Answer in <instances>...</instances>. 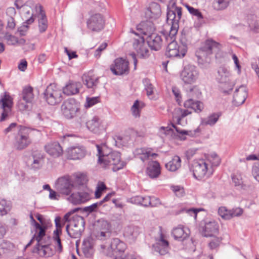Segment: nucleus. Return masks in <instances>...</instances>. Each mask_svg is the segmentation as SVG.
Segmentation results:
<instances>
[{"label":"nucleus","mask_w":259,"mask_h":259,"mask_svg":"<svg viewBox=\"0 0 259 259\" xmlns=\"http://www.w3.org/2000/svg\"><path fill=\"white\" fill-rule=\"evenodd\" d=\"M18 108L21 111L29 110L31 109V103H27L23 99L20 100L17 104Z\"/></svg>","instance_id":"49"},{"label":"nucleus","mask_w":259,"mask_h":259,"mask_svg":"<svg viewBox=\"0 0 259 259\" xmlns=\"http://www.w3.org/2000/svg\"><path fill=\"white\" fill-rule=\"evenodd\" d=\"M75 181L79 185H83L87 181V176L83 173H77L75 175Z\"/></svg>","instance_id":"50"},{"label":"nucleus","mask_w":259,"mask_h":259,"mask_svg":"<svg viewBox=\"0 0 259 259\" xmlns=\"http://www.w3.org/2000/svg\"><path fill=\"white\" fill-rule=\"evenodd\" d=\"M222 48V45L212 40H207L204 46L197 50L196 52V56L197 58V62L201 68H207L210 62L211 55L213 52L219 55V52Z\"/></svg>","instance_id":"3"},{"label":"nucleus","mask_w":259,"mask_h":259,"mask_svg":"<svg viewBox=\"0 0 259 259\" xmlns=\"http://www.w3.org/2000/svg\"><path fill=\"white\" fill-rule=\"evenodd\" d=\"M99 102V98L98 97H87L85 106L90 107Z\"/></svg>","instance_id":"58"},{"label":"nucleus","mask_w":259,"mask_h":259,"mask_svg":"<svg viewBox=\"0 0 259 259\" xmlns=\"http://www.w3.org/2000/svg\"><path fill=\"white\" fill-rule=\"evenodd\" d=\"M232 179L235 186H240L243 183L242 178L240 174L233 175Z\"/></svg>","instance_id":"61"},{"label":"nucleus","mask_w":259,"mask_h":259,"mask_svg":"<svg viewBox=\"0 0 259 259\" xmlns=\"http://www.w3.org/2000/svg\"><path fill=\"white\" fill-rule=\"evenodd\" d=\"M231 212V219L234 217H238L241 216L243 212V210L240 207H235L230 210Z\"/></svg>","instance_id":"56"},{"label":"nucleus","mask_w":259,"mask_h":259,"mask_svg":"<svg viewBox=\"0 0 259 259\" xmlns=\"http://www.w3.org/2000/svg\"><path fill=\"white\" fill-rule=\"evenodd\" d=\"M146 172L148 176L152 178H156L160 174V166L156 161H150L147 167Z\"/></svg>","instance_id":"26"},{"label":"nucleus","mask_w":259,"mask_h":259,"mask_svg":"<svg viewBox=\"0 0 259 259\" xmlns=\"http://www.w3.org/2000/svg\"><path fill=\"white\" fill-rule=\"evenodd\" d=\"M131 110L133 116L135 117L140 116V103L138 100H136L131 108Z\"/></svg>","instance_id":"52"},{"label":"nucleus","mask_w":259,"mask_h":259,"mask_svg":"<svg viewBox=\"0 0 259 259\" xmlns=\"http://www.w3.org/2000/svg\"><path fill=\"white\" fill-rule=\"evenodd\" d=\"M135 155L143 162L150 157H155L157 156V154L151 152L150 149L148 148H137L134 152Z\"/></svg>","instance_id":"32"},{"label":"nucleus","mask_w":259,"mask_h":259,"mask_svg":"<svg viewBox=\"0 0 259 259\" xmlns=\"http://www.w3.org/2000/svg\"><path fill=\"white\" fill-rule=\"evenodd\" d=\"M87 150L82 145L70 146L66 149L65 154L67 159L73 160H80L86 156Z\"/></svg>","instance_id":"10"},{"label":"nucleus","mask_w":259,"mask_h":259,"mask_svg":"<svg viewBox=\"0 0 259 259\" xmlns=\"http://www.w3.org/2000/svg\"><path fill=\"white\" fill-rule=\"evenodd\" d=\"M105 20L100 14H95L91 16L87 21L88 27L93 31H99L103 29Z\"/></svg>","instance_id":"15"},{"label":"nucleus","mask_w":259,"mask_h":259,"mask_svg":"<svg viewBox=\"0 0 259 259\" xmlns=\"http://www.w3.org/2000/svg\"><path fill=\"white\" fill-rule=\"evenodd\" d=\"M172 92L175 96L177 102L178 104H180L181 102V96L180 90L177 87H174L172 88Z\"/></svg>","instance_id":"64"},{"label":"nucleus","mask_w":259,"mask_h":259,"mask_svg":"<svg viewBox=\"0 0 259 259\" xmlns=\"http://www.w3.org/2000/svg\"><path fill=\"white\" fill-rule=\"evenodd\" d=\"M189 231L182 226L174 228L172 231V235L175 239L178 241H183L188 237Z\"/></svg>","instance_id":"27"},{"label":"nucleus","mask_w":259,"mask_h":259,"mask_svg":"<svg viewBox=\"0 0 259 259\" xmlns=\"http://www.w3.org/2000/svg\"><path fill=\"white\" fill-rule=\"evenodd\" d=\"M182 17V8L176 6L175 3H171L170 7L168 6L167 21L171 24L168 35H163L167 44L166 55L169 58L184 57L187 52L185 46H179L176 40V35L179 28V21Z\"/></svg>","instance_id":"1"},{"label":"nucleus","mask_w":259,"mask_h":259,"mask_svg":"<svg viewBox=\"0 0 259 259\" xmlns=\"http://www.w3.org/2000/svg\"><path fill=\"white\" fill-rule=\"evenodd\" d=\"M133 48L137 53V55L143 58H147L149 56V50L147 42L143 37L138 36L134 38Z\"/></svg>","instance_id":"14"},{"label":"nucleus","mask_w":259,"mask_h":259,"mask_svg":"<svg viewBox=\"0 0 259 259\" xmlns=\"http://www.w3.org/2000/svg\"><path fill=\"white\" fill-rule=\"evenodd\" d=\"M63 90L55 84H50L46 89L44 95L46 102L50 105L59 104L63 100Z\"/></svg>","instance_id":"7"},{"label":"nucleus","mask_w":259,"mask_h":259,"mask_svg":"<svg viewBox=\"0 0 259 259\" xmlns=\"http://www.w3.org/2000/svg\"><path fill=\"white\" fill-rule=\"evenodd\" d=\"M232 0H216L213 3V6L218 11L224 10L230 5Z\"/></svg>","instance_id":"42"},{"label":"nucleus","mask_w":259,"mask_h":259,"mask_svg":"<svg viewBox=\"0 0 259 259\" xmlns=\"http://www.w3.org/2000/svg\"><path fill=\"white\" fill-rule=\"evenodd\" d=\"M167 170L170 171H176L181 166V159L177 155L174 156L172 159L165 165Z\"/></svg>","instance_id":"36"},{"label":"nucleus","mask_w":259,"mask_h":259,"mask_svg":"<svg viewBox=\"0 0 259 259\" xmlns=\"http://www.w3.org/2000/svg\"><path fill=\"white\" fill-rule=\"evenodd\" d=\"M111 245H112V247L116 250L115 253L123 252L126 248V244H111Z\"/></svg>","instance_id":"62"},{"label":"nucleus","mask_w":259,"mask_h":259,"mask_svg":"<svg viewBox=\"0 0 259 259\" xmlns=\"http://www.w3.org/2000/svg\"><path fill=\"white\" fill-rule=\"evenodd\" d=\"M170 125H171L170 123L166 127L161 126L159 128L158 134L159 135V136L160 137H163V136H165V135L168 134V133L169 132L173 131V129L171 128V126H170Z\"/></svg>","instance_id":"55"},{"label":"nucleus","mask_w":259,"mask_h":259,"mask_svg":"<svg viewBox=\"0 0 259 259\" xmlns=\"http://www.w3.org/2000/svg\"><path fill=\"white\" fill-rule=\"evenodd\" d=\"M69 200L75 204H80L79 193H73L68 198Z\"/></svg>","instance_id":"60"},{"label":"nucleus","mask_w":259,"mask_h":259,"mask_svg":"<svg viewBox=\"0 0 259 259\" xmlns=\"http://www.w3.org/2000/svg\"><path fill=\"white\" fill-rule=\"evenodd\" d=\"M0 103L1 104V108L3 111L2 113L1 121H4L8 116L9 113L11 112V109L13 106V99L6 92L1 96L0 99Z\"/></svg>","instance_id":"16"},{"label":"nucleus","mask_w":259,"mask_h":259,"mask_svg":"<svg viewBox=\"0 0 259 259\" xmlns=\"http://www.w3.org/2000/svg\"><path fill=\"white\" fill-rule=\"evenodd\" d=\"M10 210L9 204L6 200L0 198V215H4L8 213Z\"/></svg>","instance_id":"45"},{"label":"nucleus","mask_w":259,"mask_h":259,"mask_svg":"<svg viewBox=\"0 0 259 259\" xmlns=\"http://www.w3.org/2000/svg\"><path fill=\"white\" fill-rule=\"evenodd\" d=\"M247 97V88L244 85H241L235 90L234 94V101L237 105H242Z\"/></svg>","instance_id":"23"},{"label":"nucleus","mask_w":259,"mask_h":259,"mask_svg":"<svg viewBox=\"0 0 259 259\" xmlns=\"http://www.w3.org/2000/svg\"><path fill=\"white\" fill-rule=\"evenodd\" d=\"M60 222V218H56L55 224L56 228V229L53 231L52 239L54 241L56 242V243H61V239L60 238V235L62 233V230Z\"/></svg>","instance_id":"41"},{"label":"nucleus","mask_w":259,"mask_h":259,"mask_svg":"<svg viewBox=\"0 0 259 259\" xmlns=\"http://www.w3.org/2000/svg\"><path fill=\"white\" fill-rule=\"evenodd\" d=\"M46 151L51 156L58 157L63 153V150L58 142L50 143L45 147Z\"/></svg>","instance_id":"24"},{"label":"nucleus","mask_w":259,"mask_h":259,"mask_svg":"<svg viewBox=\"0 0 259 259\" xmlns=\"http://www.w3.org/2000/svg\"><path fill=\"white\" fill-rule=\"evenodd\" d=\"M111 71L115 75H122L128 72V62L122 58H117L111 66Z\"/></svg>","instance_id":"17"},{"label":"nucleus","mask_w":259,"mask_h":259,"mask_svg":"<svg viewBox=\"0 0 259 259\" xmlns=\"http://www.w3.org/2000/svg\"><path fill=\"white\" fill-rule=\"evenodd\" d=\"M102 204V201H100L99 202L95 203L89 206H87L84 207V210L86 212H88L89 213L95 211L97 210L98 207L101 205Z\"/></svg>","instance_id":"54"},{"label":"nucleus","mask_w":259,"mask_h":259,"mask_svg":"<svg viewBox=\"0 0 259 259\" xmlns=\"http://www.w3.org/2000/svg\"><path fill=\"white\" fill-rule=\"evenodd\" d=\"M184 106L186 108H191L197 113L201 112L203 108L204 105L202 102L199 101H195L192 99H189L184 103Z\"/></svg>","instance_id":"33"},{"label":"nucleus","mask_w":259,"mask_h":259,"mask_svg":"<svg viewBox=\"0 0 259 259\" xmlns=\"http://www.w3.org/2000/svg\"><path fill=\"white\" fill-rule=\"evenodd\" d=\"M230 210L227 209L225 207H220L218 209V213L223 219L225 220L231 219Z\"/></svg>","instance_id":"48"},{"label":"nucleus","mask_w":259,"mask_h":259,"mask_svg":"<svg viewBox=\"0 0 259 259\" xmlns=\"http://www.w3.org/2000/svg\"><path fill=\"white\" fill-rule=\"evenodd\" d=\"M34 8H36L37 7L33 3L32 1H28L24 4L23 9L20 11L22 18L24 20L22 26L18 28V31L20 35H24L29 28V25L34 22L35 16L33 14V9Z\"/></svg>","instance_id":"5"},{"label":"nucleus","mask_w":259,"mask_h":259,"mask_svg":"<svg viewBox=\"0 0 259 259\" xmlns=\"http://www.w3.org/2000/svg\"><path fill=\"white\" fill-rule=\"evenodd\" d=\"M87 126L89 130L95 134H99L105 130L103 122L97 116L87 121Z\"/></svg>","instance_id":"21"},{"label":"nucleus","mask_w":259,"mask_h":259,"mask_svg":"<svg viewBox=\"0 0 259 259\" xmlns=\"http://www.w3.org/2000/svg\"><path fill=\"white\" fill-rule=\"evenodd\" d=\"M191 113L192 112L189 109L181 108H176L172 113V121L170 122L171 126L175 128L176 132L182 135V136L188 135L194 137L196 136L199 132L198 128L194 131H186L180 129L176 125V124L183 125L182 120L187 116L191 114Z\"/></svg>","instance_id":"4"},{"label":"nucleus","mask_w":259,"mask_h":259,"mask_svg":"<svg viewBox=\"0 0 259 259\" xmlns=\"http://www.w3.org/2000/svg\"><path fill=\"white\" fill-rule=\"evenodd\" d=\"M219 232V225L215 221L206 223L202 234L206 237H215Z\"/></svg>","instance_id":"19"},{"label":"nucleus","mask_w":259,"mask_h":259,"mask_svg":"<svg viewBox=\"0 0 259 259\" xmlns=\"http://www.w3.org/2000/svg\"><path fill=\"white\" fill-rule=\"evenodd\" d=\"M82 249L83 253L86 257H91L94 252L93 244H82Z\"/></svg>","instance_id":"44"},{"label":"nucleus","mask_w":259,"mask_h":259,"mask_svg":"<svg viewBox=\"0 0 259 259\" xmlns=\"http://www.w3.org/2000/svg\"><path fill=\"white\" fill-rule=\"evenodd\" d=\"M201 93L199 89L197 86H194L191 88L189 92L190 97L198 98L200 97Z\"/></svg>","instance_id":"51"},{"label":"nucleus","mask_w":259,"mask_h":259,"mask_svg":"<svg viewBox=\"0 0 259 259\" xmlns=\"http://www.w3.org/2000/svg\"><path fill=\"white\" fill-rule=\"evenodd\" d=\"M169 244H153L152 249L154 252L160 255L165 254L169 250Z\"/></svg>","instance_id":"40"},{"label":"nucleus","mask_w":259,"mask_h":259,"mask_svg":"<svg viewBox=\"0 0 259 259\" xmlns=\"http://www.w3.org/2000/svg\"><path fill=\"white\" fill-rule=\"evenodd\" d=\"M22 99L27 103H31L33 98V88L31 87H25L22 91Z\"/></svg>","instance_id":"39"},{"label":"nucleus","mask_w":259,"mask_h":259,"mask_svg":"<svg viewBox=\"0 0 259 259\" xmlns=\"http://www.w3.org/2000/svg\"><path fill=\"white\" fill-rule=\"evenodd\" d=\"M82 81L88 88L94 89L99 83L98 77L89 74H84L82 76Z\"/></svg>","instance_id":"38"},{"label":"nucleus","mask_w":259,"mask_h":259,"mask_svg":"<svg viewBox=\"0 0 259 259\" xmlns=\"http://www.w3.org/2000/svg\"><path fill=\"white\" fill-rule=\"evenodd\" d=\"M83 223V218L79 216H76L72 221H70L69 224L66 227V231L70 237L77 238L80 235Z\"/></svg>","instance_id":"12"},{"label":"nucleus","mask_w":259,"mask_h":259,"mask_svg":"<svg viewBox=\"0 0 259 259\" xmlns=\"http://www.w3.org/2000/svg\"><path fill=\"white\" fill-rule=\"evenodd\" d=\"M192 168L194 178L198 180L209 178L214 172L212 166L208 165L203 159L194 161Z\"/></svg>","instance_id":"6"},{"label":"nucleus","mask_w":259,"mask_h":259,"mask_svg":"<svg viewBox=\"0 0 259 259\" xmlns=\"http://www.w3.org/2000/svg\"><path fill=\"white\" fill-rule=\"evenodd\" d=\"M168 234L167 232L162 227L159 226L155 230L154 236L155 240L159 243H169L168 240Z\"/></svg>","instance_id":"35"},{"label":"nucleus","mask_w":259,"mask_h":259,"mask_svg":"<svg viewBox=\"0 0 259 259\" xmlns=\"http://www.w3.org/2000/svg\"><path fill=\"white\" fill-rule=\"evenodd\" d=\"M186 7L191 14L196 16L199 19L203 18L201 13L198 9H196L188 5H186Z\"/></svg>","instance_id":"53"},{"label":"nucleus","mask_w":259,"mask_h":259,"mask_svg":"<svg viewBox=\"0 0 259 259\" xmlns=\"http://www.w3.org/2000/svg\"><path fill=\"white\" fill-rule=\"evenodd\" d=\"M208 165L211 166L214 169V167L218 166L221 162V159L219 156L215 153H211L205 156L203 159Z\"/></svg>","instance_id":"37"},{"label":"nucleus","mask_w":259,"mask_h":259,"mask_svg":"<svg viewBox=\"0 0 259 259\" xmlns=\"http://www.w3.org/2000/svg\"><path fill=\"white\" fill-rule=\"evenodd\" d=\"M98 156V163L104 167H110L114 171L119 170L124 167L126 163L121 160L120 153L113 151L108 154H105L103 149L98 145H96Z\"/></svg>","instance_id":"2"},{"label":"nucleus","mask_w":259,"mask_h":259,"mask_svg":"<svg viewBox=\"0 0 259 259\" xmlns=\"http://www.w3.org/2000/svg\"><path fill=\"white\" fill-rule=\"evenodd\" d=\"M219 116L218 114H212L205 118L203 123L206 125H213L218 121Z\"/></svg>","instance_id":"47"},{"label":"nucleus","mask_w":259,"mask_h":259,"mask_svg":"<svg viewBox=\"0 0 259 259\" xmlns=\"http://www.w3.org/2000/svg\"><path fill=\"white\" fill-rule=\"evenodd\" d=\"M111 244H104L101 245V248L103 249V253L108 256L114 255L116 250L112 247Z\"/></svg>","instance_id":"46"},{"label":"nucleus","mask_w":259,"mask_h":259,"mask_svg":"<svg viewBox=\"0 0 259 259\" xmlns=\"http://www.w3.org/2000/svg\"><path fill=\"white\" fill-rule=\"evenodd\" d=\"M143 83L145 86V90L146 91L147 96L149 99H152L153 98V95L154 90L153 85L150 82V80L147 78L143 80Z\"/></svg>","instance_id":"43"},{"label":"nucleus","mask_w":259,"mask_h":259,"mask_svg":"<svg viewBox=\"0 0 259 259\" xmlns=\"http://www.w3.org/2000/svg\"><path fill=\"white\" fill-rule=\"evenodd\" d=\"M16 26L15 19L12 17H10L7 20V29L9 30H13Z\"/></svg>","instance_id":"63"},{"label":"nucleus","mask_w":259,"mask_h":259,"mask_svg":"<svg viewBox=\"0 0 259 259\" xmlns=\"http://www.w3.org/2000/svg\"><path fill=\"white\" fill-rule=\"evenodd\" d=\"M163 35H168V34H162L159 35L156 33H152L148 36L147 38V45L151 50L154 51L159 50L163 45Z\"/></svg>","instance_id":"18"},{"label":"nucleus","mask_w":259,"mask_h":259,"mask_svg":"<svg viewBox=\"0 0 259 259\" xmlns=\"http://www.w3.org/2000/svg\"><path fill=\"white\" fill-rule=\"evenodd\" d=\"M252 174L253 178L259 182V162L255 163L252 167Z\"/></svg>","instance_id":"59"},{"label":"nucleus","mask_w":259,"mask_h":259,"mask_svg":"<svg viewBox=\"0 0 259 259\" xmlns=\"http://www.w3.org/2000/svg\"><path fill=\"white\" fill-rule=\"evenodd\" d=\"M230 71L225 67H220L218 71L217 80L221 83H228L230 80Z\"/></svg>","instance_id":"34"},{"label":"nucleus","mask_w":259,"mask_h":259,"mask_svg":"<svg viewBox=\"0 0 259 259\" xmlns=\"http://www.w3.org/2000/svg\"><path fill=\"white\" fill-rule=\"evenodd\" d=\"M198 76V70L197 67L193 65H188L185 66L181 74L182 80L187 84H191L195 82Z\"/></svg>","instance_id":"11"},{"label":"nucleus","mask_w":259,"mask_h":259,"mask_svg":"<svg viewBox=\"0 0 259 259\" xmlns=\"http://www.w3.org/2000/svg\"><path fill=\"white\" fill-rule=\"evenodd\" d=\"M32 161L30 164L31 168L36 170L40 168L44 163V156L39 151H34L32 154Z\"/></svg>","instance_id":"30"},{"label":"nucleus","mask_w":259,"mask_h":259,"mask_svg":"<svg viewBox=\"0 0 259 259\" xmlns=\"http://www.w3.org/2000/svg\"><path fill=\"white\" fill-rule=\"evenodd\" d=\"M30 130L24 126H20L15 138L14 146L18 150H22L31 143L29 137Z\"/></svg>","instance_id":"8"},{"label":"nucleus","mask_w":259,"mask_h":259,"mask_svg":"<svg viewBox=\"0 0 259 259\" xmlns=\"http://www.w3.org/2000/svg\"><path fill=\"white\" fill-rule=\"evenodd\" d=\"M38 9L39 11V13L37 15L38 29L40 33H43L45 32L48 28V20L45 12L42 10V7L39 6Z\"/></svg>","instance_id":"31"},{"label":"nucleus","mask_w":259,"mask_h":259,"mask_svg":"<svg viewBox=\"0 0 259 259\" xmlns=\"http://www.w3.org/2000/svg\"><path fill=\"white\" fill-rule=\"evenodd\" d=\"M161 14L160 6L156 3H152L145 12V16L149 19H156Z\"/></svg>","instance_id":"25"},{"label":"nucleus","mask_w":259,"mask_h":259,"mask_svg":"<svg viewBox=\"0 0 259 259\" xmlns=\"http://www.w3.org/2000/svg\"><path fill=\"white\" fill-rule=\"evenodd\" d=\"M35 232L32 239L29 241V243H32L36 241L39 243L41 241L43 237L46 235V231L47 227L46 226H41L39 223L35 222Z\"/></svg>","instance_id":"28"},{"label":"nucleus","mask_w":259,"mask_h":259,"mask_svg":"<svg viewBox=\"0 0 259 259\" xmlns=\"http://www.w3.org/2000/svg\"><path fill=\"white\" fill-rule=\"evenodd\" d=\"M78 110L75 100L70 98L65 101L61 106V110L64 116L68 119L73 117Z\"/></svg>","instance_id":"13"},{"label":"nucleus","mask_w":259,"mask_h":259,"mask_svg":"<svg viewBox=\"0 0 259 259\" xmlns=\"http://www.w3.org/2000/svg\"><path fill=\"white\" fill-rule=\"evenodd\" d=\"M51 244L42 245V244H36L32 252L42 257H49L54 254V250L51 247Z\"/></svg>","instance_id":"22"},{"label":"nucleus","mask_w":259,"mask_h":259,"mask_svg":"<svg viewBox=\"0 0 259 259\" xmlns=\"http://www.w3.org/2000/svg\"><path fill=\"white\" fill-rule=\"evenodd\" d=\"M171 190L178 197H182L184 194V190L183 188L179 186H174L171 187Z\"/></svg>","instance_id":"57"},{"label":"nucleus","mask_w":259,"mask_h":259,"mask_svg":"<svg viewBox=\"0 0 259 259\" xmlns=\"http://www.w3.org/2000/svg\"><path fill=\"white\" fill-rule=\"evenodd\" d=\"M81 88L82 84L80 82L70 80L63 88L62 90L65 95L72 96L78 94Z\"/></svg>","instance_id":"20"},{"label":"nucleus","mask_w":259,"mask_h":259,"mask_svg":"<svg viewBox=\"0 0 259 259\" xmlns=\"http://www.w3.org/2000/svg\"><path fill=\"white\" fill-rule=\"evenodd\" d=\"M4 36L3 38L6 40L7 43L8 45L10 46H23L25 44L26 40L24 38H19L17 36L11 34L8 32L3 33Z\"/></svg>","instance_id":"29"},{"label":"nucleus","mask_w":259,"mask_h":259,"mask_svg":"<svg viewBox=\"0 0 259 259\" xmlns=\"http://www.w3.org/2000/svg\"><path fill=\"white\" fill-rule=\"evenodd\" d=\"M74 184L68 176L58 178L55 183V188L58 193L69 195L72 192Z\"/></svg>","instance_id":"9"}]
</instances>
